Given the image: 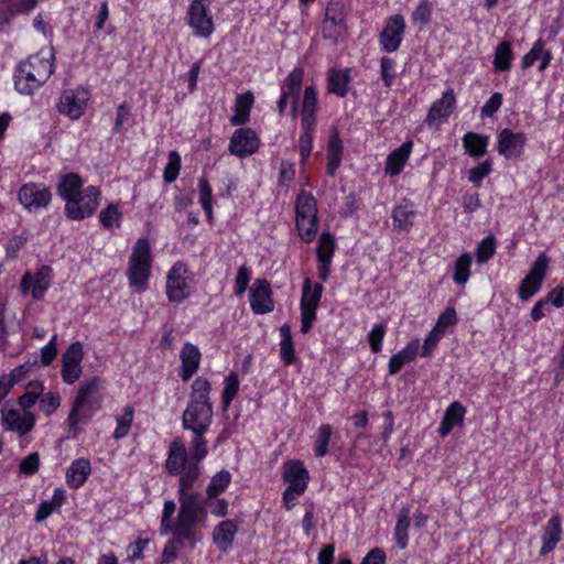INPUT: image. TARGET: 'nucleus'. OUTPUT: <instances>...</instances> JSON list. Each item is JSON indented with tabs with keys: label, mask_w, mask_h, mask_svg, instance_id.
<instances>
[{
	"label": "nucleus",
	"mask_w": 564,
	"mask_h": 564,
	"mask_svg": "<svg viewBox=\"0 0 564 564\" xmlns=\"http://www.w3.org/2000/svg\"><path fill=\"white\" fill-rule=\"evenodd\" d=\"M210 384L205 378H196L192 384L191 400L183 412V427L191 431L193 438L188 448L178 442V495H187L194 481L199 476L198 463L208 453L204 437L213 419V405L209 401Z\"/></svg>",
	"instance_id": "f257e3e1"
},
{
	"label": "nucleus",
	"mask_w": 564,
	"mask_h": 564,
	"mask_svg": "<svg viewBox=\"0 0 564 564\" xmlns=\"http://www.w3.org/2000/svg\"><path fill=\"white\" fill-rule=\"evenodd\" d=\"M100 378L94 377L80 384L66 419L69 433L76 438L82 433L80 424H88L101 409L102 397L99 394Z\"/></svg>",
	"instance_id": "f03ea898"
},
{
	"label": "nucleus",
	"mask_w": 564,
	"mask_h": 564,
	"mask_svg": "<svg viewBox=\"0 0 564 564\" xmlns=\"http://www.w3.org/2000/svg\"><path fill=\"white\" fill-rule=\"evenodd\" d=\"M54 53L43 51L19 63L14 75L15 89L32 95L43 86L54 72Z\"/></svg>",
	"instance_id": "7ed1b4c3"
},
{
	"label": "nucleus",
	"mask_w": 564,
	"mask_h": 564,
	"mask_svg": "<svg viewBox=\"0 0 564 564\" xmlns=\"http://www.w3.org/2000/svg\"><path fill=\"white\" fill-rule=\"evenodd\" d=\"M181 508L178 510V546L194 547L202 534L197 524L203 523L206 510L202 498L197 494L178 495Z\"/></svg>",
	"instance_id": "20e7f679"
},
{
	"label": "nucleus",
	"mask_w": 564,
	"mask_h": 564,
	"mask_svg": "<svg viewBox=\"0 0 564 564\" xmlns=\"http://www.w3.org/2000/svg\"><path fill=\"white\" fill-rule=\"evenodd\" d=\"M347 7L343 0H330L325 9L323 37L337 43L347 31Z\"/></svg>",
	"instance_id": "39448f33"
},
{
	"label": "nucleus",
	"mask_w": 564,
	"mask_h": 564,
	"mask_svg": "<svg viewBox=\"0 0 564 564\" xmlns=\"http://www.w3.org/2000/svg\"><path fill=\"white\" fill-rule=\"evenodd\" d=\"M150 249H134L127 270L129 285L134 288L137 293H142L148 289V282L151 274Z\"/></svg>",
	"instance_id": "423d86ee"
},
{
	"label": "nucleus",
	"mask_w": 564,
	"mask_h": 564,
	"mask_svg": "<svg viewBox=\"0 0 564 564\" xmlns=\"http://www.w3.org/2000/svg\"><path fill=\"white\" fill-rule=\"evenodd\" d=\"M100 191L88 186L74 199L65 205L66 216L73 220H82L91 216L99 205Z\"/></svg>",
	"instance_id": "0eeeda50"
},
{
	"label": "nucleus",
	"mask_w": 564,
	"mask_h": 564,
	"mask_svg": "<svg viewBox=\"0 0 564 564\" xmlns=\"http://www.w3.org/2000/svg\"><path fill=\"white\" fill-rule=\"evenodd\" d=\"M550 259L545 252H541L533 262L528 274L523 278L519 285V297L522 301L531 299L542 286L549 268Z\"/></svg>",
	"instance_id": "6e6552de"
},
{
	"label": "nucleus",
	"mask_w": 564,
	"mask_h": 564,
	"mask_svg": "<svg viewBox=\"0 0 564 564\" xmlns=\"http://www.w3.org/2000/svg\"><path fill=\"white\" fill-rule=\"evenodd\" d=\"M83 358L84 349L79 341L70 344L63 352L61 377L66 384H74L80 378Z\"/></svg>",
	"instance_id": "1a4fd4ad"
},
{
	"label": "nucleus",
	"mask_w": 564,
	"mask_h": 564,
	"mask_svg": "<svg viewBox=\"0 0 564 564\" xmlns=\"http://www.w3.org/2000/svg\"><path fill=\"white\" fill-rule=\"evenodd\" d=\"M176 506L174 501L169 500L164 503L162 512V521L160 533L161 535L172 534L166 545L163 549L162 555L158 561V564H170L176 556V525L172 521V516L175 512Z\"/></svg>",
	"instance_id": "9d476101"
},
{
	"label": "nucleus",
	"mask_w": 564,
	"mask_h": 564,
	"mask_svg": "<svg viewBox=\"0 0 564 564\" xmlns=\"http://www.w3.org/2000/svg\"><path fill=\"white\" fill-rule=\"evenodd\" d=\"M1 425L6 431L14 432L20 436H24L33 430L35 425V415L30 411L2 408Z\"/></svg>",
	"instance_id": "9b49d317"
},
{
	"label": "nucleus",
	"mask_w": 564,
	"mask_h": 564,
	"mask_svg": "<svg viewBox=\"0 0 564 564\" xmlns=\"http://www.w3.org/2000/svg\"><path fill=\"white\" fill-rule=\"evenodd\" d=\"M53 279V270L48 265H42L33 275L26 272L21 279V291L26 294L29 291L32 293L34 300L43 297L45 292L50 289Z\"/></svg>",
	"instance_id": "f8f14e48"
},
{
	"label": "nucleus",
	"mask_w": 564,
	"mask_h": 564,
	"mask_svg": "<svg viewBox=\"0 0 564 564\" xmlns=\"http://www.w3.org/2000/svg\"><path fill=\"white\" fill-rule=\"evenodd\" d=\"M405 31V21L401 14H394L387 19L386 25L379 35L382 50L395 52L402 42Z\"/></svg>",
	"instance_id": "ddd939ff"
},
{
	"label": "nucleus",
	"mask_w": 564,
	"mask_h": 564,
	"mask_svg": "<svg viewBox=\"0 0 564 564\" xmlns=\"http://www.w3.org/2000/svg\"><path fill=\"white\" fill-rule=\"evenodd\" d=\"M260 140L251 128L237 129L229 143V152L238 158L252 155L258 151Z\"/></svg>",
	"instance_id": "4468645a"
},
{
	"label": "nucleus",
	"mask_w": 564,
	"mask_h": 564,
	"mask_svg": "<svg viewBox=\"0 0 564 564\" xmlns=\"http://www.w3.org/2000/svg\"><path fill=\"white\" fill-rule=\"evenodd\" d=\"M527 137L522 132H513L506 128L498 134L497 151L507 160H517L523 153Z\"/></svg>",
	"instance_id": "2eb2a0df"
},
{
	"label": "nucleus",
	"mask_w": 564,
	"mask_h": 564,
	"mask_svg": "<svg viewBox=\"0 0 564 564\" xmlns=\"http://www.w3.org/2000/svg\"><path fill=\"white\" fill-rule=\"evenodd\" d=\"M188 23L196 35L208 37L214 31V21L204 0H194L188 9Z\"/></svg>",
	"instance_id": "dca6fc26"
},
{
	"label": "nucleus",
	"mask_w": 564,
	"mask_h": 564,
	"mask_svg": "<svg viewBox=\"0 0 564 564\" xmlns=\"http://www.w3.org/2000/svg\"><path fill=\"white\" fill-rule=\"evenodd\" d=\"M88 98L89 94L85 89L65 90L61 96L58 110L70 119H78L85 111Z\"/></svg>",
	"instance_id": "f3484780"
},
{
	"label": "nucleus",
	"mask_w": 564,
	"mask_h": 564,
	"mask_svg": "<svg viewBox=\"0 0 564 564\" xmlns=\"http://www.w3.org/2000/svg\"><path fill=\"white\" fill-rule=\"evenodd\" d=\"M249 302L256 314H265L274 308L270 283L264 279H257L249 291Z\"/></svg>",
	"instance_id": "a211bd4d"
},
{
	"label": "nucleus",
	"mask_w": 564,
	"mask_h": 564,
	"mask_svg": "<svg viewBox=\"0 0 564 564\" xmlns=\"http://www.w3.org/2000/svg\"><path fill=\"white\" fill-rule=\"evenodd\" d=\"M456 105V97L452 88L443 93L440 99H436L425 118V122L429 127L438 126L442 120L447 119L453 112Z\"/></svg>",
	"instance_id": "6ab92c4d"
},
{
	"label": "nucleus",
	"mask_w": 564,
	"mask_h": 564,
	"mask_svg": "<svg viewBox=\"0 0 564 564\" xmlns=\"http://www.w3.org/2000/svg\"><path fill=\"white\" fill-rule=\"evenodd\" d=\"M51 198V192L36 184H25L19 191V200L30 210L47 206Z\"/></svg>",
	"instance_id": "aec40b11"
},
{
	"label": "nucleus",
	"mask_w": 564,
	"mask_h": 564,
	"mask_svg": "<svg viewBox=\"0 0 564 564\" xmlns=\"http://www.w3.org/2000/svg\"><path fill=\"white\" fill-rule=\"evenodd\" d=\"M563 535L562 517L560 513L553 514L542 530V546L540 555L544 556L551 553L561 542Z\"/></svg>",
	"instance_id": "412c9836"
},
{
	"label": "nucleus",
	"mask_w": 564,
	"mask_h": 564,
	"mask_svg": "<svg viewBox=\"0 0 564 564\" xmlns=\"http://www.w3.org/2000/svg\"><path fill=\"white\" fill-rule=\"evenodd\" d=\"M282 479L288 487L297 486L305 491L308 485L310 475L304 464L299 459H290L283 464Z\"/></svg>",
	"instance_id": "4be33fe9"
},
{
	"label": "nucleus",
	"mask_w": 564,
	"mask_h": 564,
	"mask_svg": "<svg viewBox=\"0 0 564 564\" xmlns=\"http://www.w3.org/2000/svg\"><path fill=\"white\" fill-rule=\"evenodd\" d=\"M303 77V68H294L281 85V95H285V97L291 99V115L293 118L297 116V104Z\"/></svg>",
	"instance_id": "5701e85b"
},
{
	"label": "nucleus",
	"mask_w": 564,
	"mask_h": 564,
	"mask_svg": "<svg viewBox=\"0 0 564 564\" xmlns=\"http://www.w3.org/2000/svg\"><path fill=\"white\" fill-rule=\"evenodd\" d=\"M180 358L182 361V369L180 375L184 381H187L198 370L202 354L197 346L191 343H185L181 350Z\"/></svg>",
	"instance_id": "b1692460"
},
{
	"label": "nucleus",
	"mask_w": 564,
	"mask_h": 564,
	"mask_svg": "<svg viewBox=\"0 0 564 564\" xmlns=\"http://www.w3.org/2000/svg\"><path fill=\"white\" fill-rule=\"evenodd\" d=\"M91 474V464L88 458L80 457L73 460L66 470V482L73 489H78L86 482Z\"/></svg>",
	"instance_id": "393cba45"
},
{
	"label": "nucleus",
	"mask_w": 564,
	"mask_h": 564,
	"mask_svg": "<svg viewBox=\"0 0 564 564\" xmlns=\"http://www.w3.org/2000/svg\"><path fill=\"white\" fill-rule=\"evenodd\" d=\"M37 4V0H0V24H9L17 14H26Z\"/></svg>",
	"instance_id": "a878e982"
},
{
	"label": "nucleus",
	"mask_w": 564,
	"mask_h": 564,
	"mask_svg": "<svg viewBox=\"0 0 564 564\" xmlns=\"http://www.w3.org/2000/svg\"><path fill=\"white\" fill-rule=\"evenodd\" d=\"M466 413V408L459 402L454 401L446 409L444 416L441 421V425L438 427V434L442 437L447 436L455 426H462L464 423V417Z\"/></svg>",
	"instance_id": "bb28decb"
},
{
	"label": "nucleus",
	"mask_w": 564,
	"mask_h": 564,
	"mask_svg": "<svg viewBox=\"0 0 564 564\" xmlns=\"http://www.w3.org/2000/svg\"><path fill=\"white\" fill-rule=\"evenodd\" d=\"M413 142L411 140H408L403 142L400 148L393 150L388 155L386 161V174H389L391 176L400 174L411 154Z\"/></svg>",
	"instance_id": "cd10ccee"
},
{
	"label": "nucleus",
	"mask_w": 564,
	"mask_h": 564,
	"mask_svg": "<svg viewBox=\"0 0 564 564\" xmlns=\"http://www.w3.org/2000/svg\"><path fill=\"white\" fill-rule=\"evenodd\" d=\"M344 145L338 130L333 128L327 144V173L334 176L343 159Z\"/></svg>",
	"instance_id": "c85d7f7f"
},
{
	"label": "nucleus",
	"mask_w": 564,
	"mask_h": 564,
	"mask_svg": "<svg viewBox=\"0 0 564 564\" xmlns=\"http://www.w3.org/2000/svg\"><path fill=\"white\" fill-rule=\"evenodd\" d=\"M419 351V340L414 339L410 341L406 347H404L402 350L398 351L397 354L392 355L389 360L388 365V371L389 375L394 376L397 375L402 367L413 361Z\"/></svg>",
	"instance_id": "c756f323"
},
{
	"label": "nucleus",
	"mask_w": 564,
	"mask_h": 564,
	"mask_svg": "<svg viewBox=\"0 0 564 564\" xmlns=\"http://www.w3.org/2000/svg\"><path fill=\"white\" fill-rule=\"evenodd\" d=\"M238 531L237 525L231 520L221 521L213 532V541L223 552H227L232 544L234 538Z\"/></svg>",
	"instance_id": "7c9ffc66"
},
{
	"label": "nucleus",
	"mask_w": 564,
	"mask_h": 564,
	"mask_svg": "<svg viewBox=\"0 0 564 564\" xmlns=\"http://www.w3.org/2000/svg\"><path fill=\"white\" fill-rule=\"evenodd\" d=\"M254 102V96L251 91L240 94L236 97L235 113L230 118L232 126L246 124L250 119V111Z\"/></svg>",
	"instance_id": "2f4dec72"
},
{
	"label": "nucleus",
	"mask_w": 564,
	"mask_h": 564,
	"mask_svg": "<svg viewBox=\"0 0 564 564\" xmlns=\"http://www.w3.org/2000/svg\"><path fill=\"white\" fill-rule=\"evenodd\" d=\"M83 180L75 173H68L62 176L57 185V194L68 204L74 200L80 193Z\"/></svg>",
	"instance_id": "473e14b6"
},
{
	"label": "nucleus",
	"mask_w": 564,
	"mask_h": 564,
	"mask_svg": "<svg viewBox=\"0 0 564 564\" xmlns=\"http://www.w3.org/2000/svg\"><path fill=\"white\" fill-rule=\"evenodd\" d=\"M489 138L476 132H467L463 137V147L470 156L480 158L487 153Z\"/></svg>",
	"instance_id": "72a5a7b5"
},
{
	"label": "nucleus",
	"mask_w": 564,
	"mask_h": 564,
	"mask_svg": "<svg viewBox=\"0 0 564 564\" xmlns=\"http://www.w3.org/2000/svg\"><path fill=\"white\" fill-rule=\"evenodd\" d=\"M295 217L296 218H316L317 217V202L312 193L301 191L295 200Z\"/></svg>",
	"instance_id": "f704fd0d"
},
{
	"label": "nucleus",
	"mask_w": 564,
	"mask_h": 564,
	"mask_svg": "<svg viewBox=\"0 0 564 564\" xmlns=\"http://www.w3.org/2000/svg\"><path fill=\"white\" fill-rule=\"evenodd\" d=\"M324 286L321 283L312 284L310 278L304 280L302 286L301 307L317 310Z\"/></svg>",
	"instance_id": "c9c22d12"
},
{
	"label": "nucleus",
	"mask_w": 564,
	"mask_h": 564,
	"mask_svg": "<svg viewBox=\"0 0 564 564\" xmlns=\"http://www.w3.org/2000/svg\"><path fill=\"white\" fill-rule=\"evenodd\" d=\"M350 82L349 69H330L327 76L328 91L339 97L347 95V86Z\"/></svg>",
	"instance_id": "e433bc0d"
},
{
	"label": "nucleus",
	"mask_w": 564,
	"mask_h": 564,
	"mask_svg": "<svg viewBox=\"0 0 564 564\" xmlns=\"http://www.w3.org/2000/svg\"><path fill=\"white\" fill-rule=\"evenodd\" d=\"M414 217L415 210L409 200H403L392 212L393 225L400 229L408 230L413 225Z\"/></svg>",
	"instance_id": "4c0bfd02"
},
{
	"label": "nucleus",
	"mask_w": 564,
	"mask_h": 564,
	"mask_svg": "<svg viewBox=\"0 0 564 564\" xmlns=\"http://www.w3.org/2000/svg\"><path fill=\"white\" fill-rule=\"evenodd\" d=\"M281 343L280 354L285 366H290L296 361L294 344L291 333V327L288 324H283L280 327Z\"/></svg>",
	"instance_id": "58836bf2"
},
{
	"label": "nucleus",
	"mask_w": 564,
	"mask_h": 564,
	"mask_svg": "<svg viewBox=\"0 0 564 564\" xmlns=\"http://www.w3.org/2000/svg\"><path fill=\"white\" fill-rule=\"evenodd\" d=\"M43 391L44 384L42 381H30L25 388V392L18 399V404L21 406V411H29L34 406Z\"/></svg>",
	"instance_id": "ea45409f"
},
{
	"label": "nucleus",
	"mask_w": 564,
	"mask_h": 564,
	"mask_svg": "<svg viewBox=\"0 0 564 564\" xmlns=\"http://www.w3.org/2000/svg\"><path fill=\"white\" fill-rule=\"evenodd\" d=\"M513 59V52L511 47V43L503 41L499 43L495 51L494 57V67L497 72H507L511 67V62Z\"/></svg>",
	"instance_id": "a19ab883"
},
{
	"label": "nucleus",
	"mask_w": 564,
	"mask_h": 564,
	"mask_svg": "<svg viewBox=\"0 0 564 564\" xmlns=\"http://www.w3.org/2000/svg\"><path fill=\"white\" fill-rule=\"evenodd\" d=\"M410 528V510L402 508L399 512L397 524L394 528V539L398 546L404 550L409 542L408 531Z\"/></svg>",
	"instance_id": "79ce46f5"
},
{
	"label": "nucleus",
	"mask_w": 564,
	"mask_h": 564,
	"mask_svg": "<svg viewBox=\"0 0 564 564\" xmlns=\"http://www.w3.org/2000/svg\"><path fill=\"white\" fill-rule=\"evenodd\" d=\"M471 256L469 253H462L454 263L453 280L458 285H464L470 275Z\"/></svg>",
	"instance_id": "37998d69"
},
{
	"label": "nucleus",
	"mask_w": 564,
	"mask_h": 564,
	"mask_svg": "<svg viewBox=\"0 0 564 564\" xmlns=\"http://www.w3.org/2000/svg\"><path fill=\"white\" fill-rule=\"evenodd\" d=\"M296 229L304 243L312 242L317 234V217L312 219L296 218Z\"/></svg>",
	"instance_id": "c03bdc74"
},
{
	"label": "nucleus",
	"mask_w": 564,
	"mask_h": 564,
	"mask_svg": "<svg viewBox=\"0 0 564 564\" xmlns=\"http://www.w3.org/2000/svg\"><path fill=\"white\" fill-rule=\"evenodd\" d=\"M333 435V429L329 424H322L318 429L315 441L314 453L317 457H324L328 453V444Z\"/></svg>",
	"instance_id": "a18cd8bd"
},
{
	"label": "nucleus",
	"mask_w": 564,
	"mask_h": 564,
	"mask_svg": "<svg viewBox=\"0 0 564 564\" xmlns=\"http://www.w3.org/2000/svg\"><path fill=\"white\" fill-rule=\"evenodd\" d=\"M132 422L133 409L131 406H126L122 411V414L117 417V426L112 434L113 438L121 440L126 437L130 431Z\"/></svg>",
	"instance_id": "49530a36"
},
{
	"label": "nucleus",
	"mask_w": 564,
	"mask_h": 564,
	"mask_svg": "<svg viewBox=\"0 0 564 564\" xmlns=\"http://www.w3.org/2000/svg\"><path fill=\"white\" fill-rule=\"evenodd\" d=\"M231 480L230 473L227 470H221L218 474H216L208 487H207V495L209 498L217 497L220 492H223L229 485Z\"/></svg>",
	"instance_id": "de8ad7c7"
},
{
	"label": "nucleus",
	"mask_w": 564,
	"mask_h": 564,
	"mask_svg": "<svg viewBox=\"0 0 564 564\" xmlns=\"http://www.w3.org/2000/svg\"><path fill=\"white\" fill-rule=\"evenodd\" d=\"M239 390V379L235 372H231L225 379V387L223 390L221 401L224 410L228 409L232 400L236 398Z\"/></svg>",
	"instance_id": "09e8293b"
},
{
	"label": "nucleus",
	"mask_w": 564,
	"mask_h": 564,
	"mask_svg": "<svg viewBox=\"0 0 564 564\" xmlns=\"http://www.w3.org/2000/svg\"><path fill=\"white\" fill-rule=\"evenodd\" d=\"M37 358L35 357L33 360H28L18 367L13 368L9 375H6L12 387L25 379L36 367Z\"/></svg>",
	"instance_id": "8fccbe9b"
},
{
	"label": "nucleus",
	"mask_w": 564,
	"mask_h": 564,
	"mask_svg": "<svg viewBox=\"0 0 564 564\" xmlns=\"http://www.w3.org/2000/svg\"><path fill=\"white\" fill-rule=\"evenodd\" d=\"M40 410L47 416L52 415L61 405V395L58 392L48 391L42 393L39 398Z\"/></svg>",
	"instance_id": "3c124183"
},
{
	"label": "nucleus",
	"mask_w": 564,
	"mask_h": 564,
	"mask_svg": "<svg viewBox=\"0 0 564 564\" xmlns=\"http://www.w3.org/2000/svg\"><path fill=\"white\" fill-rule=\"evenodd\" d=\"M335 249H317L318 278L325 282L330 273V264Z\"/></svg>",
	"instance_id": "603ef678"
},
{
	"label": "nucleus",
	"mask_w": 564,
	"mask_h": 564,
	"mask_svg": "<svg viewBox=\"0 0 564 564\" xmlns=\"http://www.w3.org/2000/svg\"><path fill=\"white\" fill-rule=\"evenodd\" d=\"M120 218L121 213L119 212L118 206L115 204L108 205L99 214V220L105 228H112L113 226H119Z\"/></svg>",
	"instance_id": "864d4df0"
},
{
	"label": "nucleus",
	"mask_w": 564,
	"mask_h": 564,
	"mask_svg": "<svg viewBox=\"0 0 564 564\" xmlns=\"http://www.w3.org/2000/svg\"><path fill=\"white\" fill-rule=\"evenodd\" d=\"M199 202L208 218H213V206H212V188L205 178L199 180Z\"/></svg>",
	"instance_id": "5fc2aeb1"
},
{
	"label": "nucleus",
	"mask_w": 564,
	"mask_h": 564,
	"mask_svg": "<svg viewBox=\"0 0 564 564\" xmlns=\"http://www.w3.org/2000/svg\"><path fill=\"white\" fill-rule=\"evenodd\" d=\"M295 178V164L283 160L279 169V181L280 187L289 188L291 183Z\"/></svg>",
	"instance_id": "6e6d98bb"
},
{
	"label": "nucleus",
	"mask_w": 564,
	"mask_h": 564,
	"mask_svg": "<svg viewBox=\"0 0 564 564\" xmlns=\"http://www.w3.org/2000/svg\"><path fill=\"white\" fill-rule=\"evenodd\" d=\"M457 323V315L454 307H447L440 316L434 326V329L442 335L446 332V329L451 326H454Z\"/></svg>",
	"instance_id": "4d7b16f0"
},
{
	"label": "nucleus",
	"mask_w": 564,
	"mask_h": 564,
	"mask_svg": "<svg viewBox=\"0 0 564 564\" xmlns=\"http://www.w3.org/2000/svg\"><path fill=\"white\" fill-rule=\"evenodd\" d=\"M386 334L384 324H376L368 334V341L373 354H378L382 348V340Z\"/></svg>",
	"instance_id": "13d9d810"
},
{
	"label": "nucleus",
	"mask_w": 564,
	"mask_h": 564,
	"mask_svg": "<svg viewBox=\"0 0 564 564\" xmlns=\"http://www.w3.org/2000/svg\"><path fill=\"white\" fill-rule=\"evenodd\" d=\"M544 42L542 39H539L534 42L531 50L523 56L521 61V67L527 69L531 67L538 59H540L543 54Z\"/></svg>",
	"instance_id": "bf43d9fd"
},
{
	"label": "nucleus",
	"mask_w": 564,
	"mask_h": 564,
	"mask_svg": "<svg viewBox=\"0 0 564 564\" xmlns=\"http://www.w3.org/2000/svg\"><path fill=\"white\" fill-rule=\"evenodd\" d=\"M491 164V160H486L478 164L477 166L473 167L469 171V182L474 183L476 186H479L484 177H486L490 173Z\"/></svg>",
	"instance_id": "052dcab7"
},
{
	"label": "nucleus",
	"mask_w": 564,
	"mask_h": 564,
	"mask_svg": "<svg viewBox=\"0 0 564 564\" xmlns=\"http://www.w3.org/2000/svg\"><path fill=\"white\" fill-rule=\"evenodd\" d=\"M317 111V91L314 86H307L304 89L303 101H302V111L301 112H312L316 113Z\"/></svg>",
	"instance_id": "680f3d73"
},
{
	"label": "nucleus",
	"mask_w": 564,
	"mask_h": 564,
	"mask_svg": "<svg viewBox=\"0 0 564 564\" xmlns=\"http://www.w3.org/2000/svg\"><path fill=\"white\" fill-rule=\"evenodd\" d=\"M380 67H381V77L384 83V86L389 88V87H391V85L395 78V73H394L395 62L388 56H383L380 61Z\"/></svg>",
	"instance_id": "e2e57ef3"
},
{
	"label": "nucleus",
	"mask_w": 564,
	"mask_h": 564,
	"mask_svg": "<svg viewBox=\"0 0 564 564\" xmlns=\"http://www.w3.org/2000/svg\"><path fill=\"white\" fill-rule=\"evenodd\" d=\"M313 139H314V134L301 132V135L299 139V150H300V154H301V165L302 166H305L310 159L312 148H313Z\"/></svg>",
	"instance_id": "0e129e2a"
},
{
	"label": "nucleus",
	"mask_w": 564,
	"mask_h": 564,
	"mask_svg": "<svg viewBox=\"0 0 564 564\" xmlns=\"http://www.w3.org/2000/svg\"><path fill=\"white\" fill-rule=\"evenodd\" d=\"M251 275L249 269L243 264L238 269L235 280V294L241 296L250 282Z\"/></svg>",
	"instance_id": "69168bd1"
},
{
	"label": "nucleus",
	"mask_w": 564,
	"mask_h": 564,
	"mask_svg": "<svg viewBox=\"0 0 564 564\" xmlns=\"http://www.w3.org/2000/svg\"><path fill=\"white\" fill-rule=\"evenodd\" d=\"M432 8L429 1H422L412 13V21L425 25L430 22Z\"/></svg>",
	"instance_id": "338daca9"
},
{
	"label": "nucleus",
	"mask_w": 564,
	"mask_h": 564,
	"mask_svg": "<svg viewBox=\"0 0 564 564\" xmlns=\"http://www.w3.org/2000/svg\"><path fill=\"white\" fill-rule=\"evenodd\" d=\"M149 543H150L149 539H141V538H139L135 542L130 543L127 546L128 560L131 562H134L137 560L142 558L143 551L147 549Z\"/></svg>",
	"instance_id": "774afa93"
}]
</instances>
